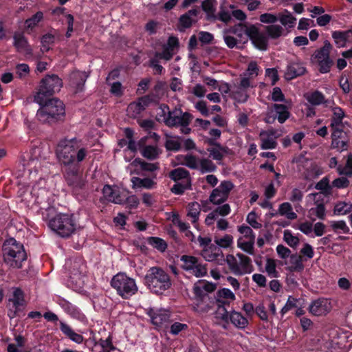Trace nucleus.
<instances>
[{
  "label": "nucleus",
  "instance_id": "nucleus-1",
  "mask_svg": "<svg viewBox=\"0 0 352 352\" xmlns=\"http://www.w3.org/2000/svg\"><path fill=\"white\" fill-rule=\"evenodd\" d=\"M87 153V149L81 147L76 138L60 140L57 146L56 155L63 168L64 178L76 194H78L85 186L80 175V163Z\"/></svg>",
  "mask_w": 352,
  "mask_h": 352
},
{
  "label": "nucleus",
  "instance_id": "nucleus-2",
  "mask_svg": "<svg viewBox=\"0 0 352 352\" xmlns=\"http://www.w3.org/2000/svg\"><path fill=\"white\" fill-rule=\"evenodd\" d=\"M54 212V207H49L42 213L43 219L47 223L48 227L62 238H68L74 234L78 228L75 215L71 213H58L52 217Z\"/></svg>",
  "mask_w": 352,
  "mask_h": 352
},
{
  "label": "nucleus",
  "instance_id": "nucleus-3",
  "mask_svg": "<svg viewBox=\"0 0 352 352\" xmlns=\"http://www.w3.org/2000/svg\"><path fill=\"white\" fill-rule=\"evenodd\" d=\"M40 108L36 116L40 122L52 124L64 118L65 109L63 102L56 98H45L42 104H38Z\"/></svg>",
  "mask_w": 352,
  "mask_h": 352
},
{
  "label": "nucleus",
  "instance_id": "nucleus-4",
  "mask_svg": "<svg viewBox=\"0 0 352 352\" xmlns=\"http://www.w3.org/2000/svg\"><path fill=\"white\" fill-rule=\"evenodd\" d=\"M2 254L5 263L13 268H21L22 263L27 259L23 245L13 237L4 241Z\"/></svg>",
  "mask_w": 352,
  "mask_h": 352
},
{
  "label": "nucleus",
  "instance_id": "nucleus-5",
  "mask_svg": "<svg viewBox=\"0 0 352 352\" xmlns=\"http://www.w3.org/2000/svg\"><path fill=\"white\" fill-rule=\"evenodd\" d=\"M144 284L153 294H162L171 287L170 275L160 267H151L144 276Z\"/></svg>",
  "mask_w": 352,
  "mask_h": 352
},
{
  "label": "nucleus",
  "instance_id": "nucleus-6",
  "mask_svg": "<svg viewBox=\"0 0 352 352\" xmlns=\"http://www.w3.org/2000/svg\"><path fill=\"white\" fill-rule=\"evenodd\" d=\"M188 112L184 113L181 108L175 107L171 111L168 104L162 103L157 109L155 120L158 122H163L168 127L173 128L178 124H188Z\"/></svg>",
  "mask_w": 352,
  "mask_h": 352
},
{
  "label": "nucleus",
  "instance_id": "nucleus-7",
  "mask_svg": "<svg viewBox=\"0 0 352 352\" xmlns=\"http://www.w3.org/2000/svg\"><path fill=\"white\" fill-rule=\"evenodd\" d=\"M63 87V80L58 75L47 74L40 81L38 91L34 96V101L42 104L45 98H49L55 93L58 92Z\"/></svg>",
  "mask_w": 352,
  "mask_h": 352
},
{
  "label": "nucleus",
  "instance_id": "nucleus-8",
  "mask_svg": "<svg viewBox=\"0 0 352 352\" xmlns=\"http://www.w3.org/2000/svg\"><path fill=\"white\" fill-rule=\"evenodd\" d=\"M111 286L122 298L126 300L129 299L138 290L135 280L121 272L113 276L111 280Z\"/></svg>",
  "mask_w": 352,
  "mask_h": 352
},
{
  "label": "nucleus",
  "instance_id": "nucleus-9",
  "mask_svg": "<svg viewBox=\"0 0 352 352\" xmlns=\"http://www.w3.org/2000/svg\"><path fill=\"white\" fill-rule=\"evenodd\" d=\"M236 299L234 294L228 288L219 289L214 296V302L217 307V317L223 322H228V311L227 307Z\"/></svg>",
  "mask_w": 352,
  "mask_h": 352
},
{
  "label": "nucleus",
  "instance_id": "nucleus-10",
  "mask_svg": "<svg viewBox=\"0 0 352 352\" xmlns=\"http://www.w3.org/2000/svg\"><path fill=\"white\" fill-rule=\"evenodd\" d=\"M233 188L234 184L230 181L221 182L217 188L212 190L209 197V201L214 205L224 203Z\"/></svg>",
  "mask_w": 352,
  "mask_h": 352
},
{
  "label": "nucleus",
  "instance_id": "nucleus-11",
  "mask_svg": "<svg viewBox=\"0 0 352 352\" xmlns=\"http://www.w3.org/2000/svg\"><path fill=\"white\" fill-rule=\"evenodd\" d=\"M246 35L259 50L265 51L267 49L268 38L265 34L260 32L256 25H250L247 28Z\"/></svg>",
  "mask_w": 352,
  "mask_h": 352
},
{
  "label": "nucleus",
  "instance_id": "nucleus-12",
  "mask_svg": "<svg viewBox=\"0 0 352 352\" xmlns=\"http://www.w3.org/2000/svg\"><path fill=\"white\" fill-rule=\"evenodd\" d=\"M146 314L151 318L152 324L157 327H161L170 319V312L165 309L149 308Z\"/></svg>",
  "mask_w": 352,
  "mask_h": 352
},
{
  "label": "nucleus",
  "instance_id": "nucleus-13",
  "mask_svg": "<svg viewBox=\"0 0 352 352\" xmlns=\"http://www.w3.org/2000/svg\"><path fill=\"white\" fill-rule=\"evenodd\" d=\"M85 72L75 71L69 75V85L74 89L75 94L82 92L88 78Z\"/></svg>",
  "mask_w": 352,
  "mask_h": 352
},
{
  "label": "nucleus",
  "instance_id": "nucleus-14",
  "mask_svg": "<svg viewBox=\"0 0 352 352\" xmlns=\"http://www.w3.org/2000/svg\"><path fill=\"white\" fill-rule=\"evenodd\" d=\"M330 310V302L325 298H319L314 300L309 307V312L316 316L326 315Z\"/></svg>",
  "mask_w": 352,
  "mask_h": 352
},
{
  "label": "nucleus",
  "instance_id": "nucleus-15",
  "mask_svg": "<svg viewBox=\"0 0 352 352\" xmlns=\"http://www.w3.org/2000/svg\"><path fill=\"white\" fill-rule=\"evenodd\" d=\"M13 45L19 52H25L26 54H32V49L29 44L28 38L23 32L16 31L13 34Z\"/></svg>",
  "mask_w": 352,
  "mask_h": 352
},
{
  "label": "nucleus",
  "instance_id": "nucleus-16",
  "mask_svg": "<svg viewBox=\"0 0 352 352\" xmlns=\"http://www.w3.org/2000/svg\"><path fill=\"white\" fill-rule=\"evenodd\" d=\"M307 68L300 62H290L287 66L285 78L287 80H292L307 73Z\"/></svg>",
  "mask_w": 352,
  "mask_h": 352
},
{
  "label": "nucleus",
  "instance_id": "nucleus-17",
  "mask_svg": "<svg viewBox=\"0 0 352 352\" xmlns=\"http://www.w3.org/2000/svg\"><path fill=\"white\" fill-rule=\"evenodd\" d=\"M212 259L226 261L229 266L230 270L236 276L242 275L240 266L236 258L232 254H228L226 258L225 259L222 252L220 251V250H218V252H215L212 254Z\"/></svg>",
  "mask_w": 352,
  "mask_h": 352
},
{
  "label": "nucleus",
  "instance_id": "nucleus-18",
  "mask_svg": "<svg viewBox=\"0 0 352 352\" xmlns=\"http://www.w3.org/2000/svg\"><path fill=\"white\" fill-rule=\"evenodd\" d=\"M102 191L103 197L100 198L101 203L104 204V201L116 204H122L124 203L123 198L117 191L113 189L111 186L105 184Z\"/></svg>",
  "mask_w": 352,
  "mask_h": 352
},
{
  "label": "nucleus",
  "instance_id": "nucleus-19",
  "mask_svg": "<svg viewBox=\"0 0 352 352\" xmlns=\"http://www.w3.org/2000/svg\"><path fill=\"white\" fill-rule=\"evenodd\" d=\"M59 325L60 330L66 337H67L75 343H82L84 337L82 335L76 333L69 324L65 323L63 321H60Z\"/></svg>",
  "mask_w": 352,
  "mask_h": 352
},
{
  "label": "nucleus",
  "instance_id": "nucleus-20",
  "mask_svg": "<svg viewBox=\"0 0 352 352\" xmlns=\"http://www.w3.org/2000/svg\"><path fill=\"white\" fill-rule=\"evenodd\" d=\"M159 98L154 94H149L138 98V102L135 104V110L141 112L148 107L151 103L158 102Z\"/></svg>",
  "mask_w": 352,
  "mask_h": 352
},
{
  "label": "nucleus",
  "instance_id": "nucleus-21",
  "mask_svg": "<svg viewBox=\"0 0 352 352\" xmlns=\"http://www.w3.org/2000/svg\"><path fill=\"white\" fill-rule=\"evenodd\" d=\"M351 34V30H336L332 32V38L338 47H344L346 46V44L349 41V37Z\"/></svg>",
  "mask_w": 352,
  "mask_h": 352
},
{
  "label": "nucleus",
  "instance_id": "nucleus-22",
  "mask_svg": "<svg viewBox=\"0 0 352 352\" xmlns=\"http://www.w3.org/2000/svg\"><path fill=\"white\" fill-rule=\"evenodd\" d=\"M239 329H245L248 324V319L243 316L240 312L232 311L228 313V322Z\"/></svg>",
  "mask_w": 352,
  "mask_h": 352
},
{
  "label": "nucleus",
  "instance_id": "nucleus-23",
  "mask_svg": "<svg viewBox=\"0 0 352 352\" xmlns=\"http://www.w3.org/2000/svg\"><path fill=\"white\" fill-rule=\"evenodd\" d=\"M249 26H247L243 23H239L230 27L229 28L225 29L223 30V33L236 35L238 40L239 41V43H242L243 36V34H246L247 28Z\"/></svg>",
  "mask_w": 352,
  "mask_h": 352
},
{
  "label": "nucleus",
  "instance_id": "nucleus-24",
  "mask_svg": "<svg viewBox=\"0 0 352 352\" xmlns=\"http://www.w3.org/2000/svg\"><path fill=\"white\" fill-rule=\"evenodd\" d=\"M265 31L268 39L276 40L283 34L284 29L280 25L273 24L265 26Z\"/></svg>",
  "mask_w": 352,
  "mask_h": 352
},
{
  "label": "nucleus",
  "instance_id": "nucleus-25",
  "mask_svg": "<svg viewBox=\"0 0 352 352\" xmlns=\"http://www.w3.org/2000/svg\"><path fill=\"white\" fill-rule=\"evenodd\" d=\"M305 98L312 106H319L324 102V95L318 90H314L312 92L306 94Z\"/></svg>",
  "mask_w": 352,
  "mask_h": 352
},
{
  "label": "nucleus",
  "instance_id": "nucleus-26",
  "mask_svg": "<svg viewBox=\"0 0 352 352\" xmlns=\"http://www.w3.org/2000/svg\"><path fill=\"white\" fill-rule=\"evenodd\" d=\"M273 108L279 123L283 124L289 118L290 113L285 104H274Z\"/></svg>",
  "mask_w": 352,
  "mask_h": 352
},
{
  "label": "nucleus",
  "instance_id": "nucleus-27",
  "mask_svg": "<svg viewBox=\"0 0 352 352\" xmlns=\"http://www.w3.org/2000/svg\"><path fill=\"white\" fill-rule=\"evenodd\" d=\"M12 302L13 307L18 308L21 307H25L26 302L25 300V295L23 291L19 287H14L12 294V298L10 300Z\"/></svg>",
  "mask_w": 352,
  "mask_h": 352
},
{
  "label": "nucleus",
  "instance_id": "nucleus-28",
  "mask_svg": "<svg viewBox=\"0 0 352 352\" xmlns=\"http://www.w3.org/2000/svg\"><path fill=\"white\" fill-rule=\"evenodd\" d=\"M278 21L282 25L287 26L288 28H292L296 25V18L289 11L285 9L283 12L278 14Z\"/></svg>",
  "mask_w": 352,
  "mask_h": 352
},
{
  "label": "nucleus",
  "instance_id": "nucleus-29",
  "mask_svg": "<svg viewBox=\"0 0 352 352\" xmlns=\"http://www.w3.org/2000/svg\"><path fill=\"white\" fill-rule=\"evenodd\" d=\"M236 256L239 258V266L241 268V272H242V275L245 274H250L254 270L252 265L251 258L241 253H237Z\"/></svg>",
  "mask_w": 352,
  "mask_h": 352
},
{
  "label": "nucleus",
  "instance_id": "nucleus-30",
  "mask_svg": "<svg viewBox=\"0 0 352 352\" xmlns=\"http://www.w3.org/2000/svg\"><path fill=\"white\" fill-rule=\"evenodd\" d=\"M161 153V151L156 146H144L141 150L142 155L149 160L157 159Z\"/></svg>",
  "mask_w": 352,
  "mask_h": 352
},
{
  "label": "nucleus",
  "instance_id": "nucleus-31",
  "mask_svg": "<svg viewBox=\"0 0 352 352\" xmlns=\"http://www.w3.org/2000/svg\"><path fill=\"white\" fill-rule=\"evenodd\" d=\"M131 181L133 184V188H144L146 189H151L155 184V182L148 177L142 179L138 177H133Z\"/></svg>",
  "mask_w": 352,
  "mask_h": 352
},
{
  "label": "nucleus",
  "instance_id": "nucleus-32",
  "mask_svg": "<svg viewBox=\"0 0 352 352\" xmlns=\"http://www.w3.org/2000/svg\"><path fill=\"white\" fill-rule=\"evenodd\" d=\"M169 177L175 182L182 179H184V181L191 180L189 171L184 168H177L172 170L169 173Z\"/></svg>",
  "mask_w": 352,
  "mask_h": 352
},
{
  "label": "nucleus",
  "instance_id": "nucleus-33",
  "mask_svg": "<svg viewBox=\"0 0 352 352\" xmlns=\"http://www.w3.org/2000/svg\"><path fill=\"white\" fill-rule=\"evenodd\" d=\"M332 49L331 43L326 40L324 41V45L315 51L313 57L316 60L330 57V52Z\"/></svg>",
  "mask_w": 352,
  "mask_h": 352
},
{
  "label": "nucleus",
  "instance_id": "nucleus-34",
  "mask_svg": "<svg viewBox=\"0 0 352 352\" xmlns=\"http://www.w3.org/2000/svg\"><path fill=\"white\" fill-rule=\"evenodd\" d=\"M187 216L192 218L191 222L195 224L199 220L201 211L200 204L197 201L190 202L187 206Z\"/></svg>",
  "mask_w": 352,
  "mask_h": 352
},
{
  "label": "nucleus",
  "instance_id": "nucleus-35",
  "mask_svg": "<svg viewBox=\"0 0 352 352\" xmlns=\"http://www.w3.org/2000/svg\"><path fill=\"white\" fill-rule=\"evenodd\" d=\"M43 19V13L38 11L31 17L25 21V28L27 30H32Z\"/></svg>",
  "mask_w": 352,
  "mask_h": 352
},
{
  "label": "nucleus",
  "instance_id": "nucleus-36",
  "mask_svg": "<svg viewBox=\"0 0 352 352\" xmlns=\"http://www.w3.org/2000/svg\"><path fill=\"white\" fill-rule=\"evenodd\" d=\"M147 242L150 245L161 252H164L167 249V243L162 238L149 236L147 238Z\"/></svg>",
  "mask_w": 352,
  "mask_h": 352
},
{
  "label": "nucleus",
  "instance_id": "nucleus-37",
  "mask_svg": "<svg viewBox=\"0 0 352 352\" xmlns=\"http://www.w3.org/2000/svg\"><path fill=\"white\" fill-rule=\"evenodd\" d=\"M188 272L197 278L204 277L206 276L208 273L207 264L202 263L200 262L199 258H198L197 264L193 265L192 270L188 271Z\"/></svg>",
  "mask_w": 352,
  "mask_h": 352
},
{
  "label": "nucleus",
  "instance_id": "nucleus-38",
  "mask_svg": "<svg viewBox=\"0 0 352 352\" xmlns=\"http://www.w3.org/2000/svg\"><path fill=\"white\" fill-rule=\"evenodd\" d=\"M191 180L176 182L170 188V191L177 195H182L186 190L191 189Z\"/></svg>",
  "mask_w": 352,
  "mask_h": 352
},
{
  "label": "nucleus",
  "instance_id": "nucleus-39",
  "mask_svg": "<svg viewBox=\"0 0 352 352\" xmlns=\"http://www.w3.org/2000/svg\"><path fill=\"white\" fill-rule=\"evenodd\" d=\"M198 258L191 255L184 254L181 256L180 261L183 263L181 267L186 272L190 271L192 270L193 265L197 264Z\"/></svg>",
  "mask_w": 352,
  "mask_h": 352
},
{
  "label": "nucleus",
  "instance_id": "nucleus-40",
  "mask_svg": "<svg viewBox=\"0 0 352 352\" xmlns=\"http://www.w3.org/2000/svg\"><path fill=\"white\" fill-rule=\"evenodd\" d=\"M352 211V204L346 202L337 203L333 209V213L336 215H344Z\"/></svg>",
  "mask_w": 352,
  "mask_h": 352
},
{
  "label": "nucleus",
  "instance_id": "nucleus-41",
  "mask_svg": "<svg viewBox=\"0 0 352 352\" xmlns=\"http://www.w3.org/2000/svg\"><path fill=\"white\" fill-rule=\"evenodd\" d=\"M199 170L202 174L216 171L217 166L209 159L203 158L199 161Z\"/></svg>",
  "mask_w": 352,
  "mask_h": 352
},
{
  "label": "nucleus",
  "instance_id": "nucleus-42",
  "mask_svg": "<svg viewBox=\"0 0 352 352\" xmlns=\"http://www.w3.org/2000/svg\"><path fill=\"white\" fill-rule=\"evenodd\" d=\"M193 294L197 300L204 301L206 298H209V296L204 292L201 285V280L197 281L193 286Z\"/></svg>",
  "mask_w": 352,
  "mask_h": 352
},
{
  "label": "nucleus",
  "instance_id": "nucleus-43",
  "mask_svg": "<svg viewBox=\"0 0 352 352\" xmlns=\"http://www.w3.org/2000/svg\"><path fill=\"white\" fill-rule=\"evenodd\" d=\"M332 111L333 117L331 125H340L342 124V120L344 117V112L343 109L341 107L337 106L332 108Z\"/></svg>",
  "mask_w": 352,
  "mask_h": 352
},
{
  "label": "nucleus",
  "instance_id": "nucleus-44",
  "mask_svg": "<svg viewBox=\"0 0 352 352\" xmlns=\"http://www.w3.org/2000/svg\"><path fill=\"white\" fill-rule=\"evenodd\" d=\"M283 239L288 245L292 248H296L299 244V239L296 236H294L289 230H285L283 234Z\"/></svg>",
  "mask_w": 352,
  "mask_h": 352
},
{
  "label": "nucleus",
  "instance_id": "nucleus-45",
  "mask_svg": "<svg viewBox=\"0 0 352 352\" xmlns=\"http://www.w3.org/2000/svg\"><path fill=\"white\" fill-rule=\"evenodd\" d=\"M254 241L249 240L248 241H242L241 239H239L237 241V245L239 248L245 252L246 253L254 255Z\"/></svg>",
  "mask_w": 352,
  "mask_h": 352
},
{
  "label": "nucleus",
  "instance_id": "nucleus-46",
  "mask_svg": "<svg viewBox=\"0 0 352 352\" xmlns=\"http://www.w3.org/2000/svg\"><path fill=\"white\" fill-rule=\"evenodd\" d=\"M316 189L322 191V193L328 195L331 193V186L329 185V181L327 177H323L319 181L315 186Z\"/></svg>",
  "mask_w": 352,
  "mask_h": 352
},
{
  "label": "nucleus",
  "instance_id": "nucleus-47",
  "mask_svg": "<svg viewBox=\"0 0 352 352\" xmlns=\"http://www.w3.org/2000/svg\"><path fill=\"white\" fill-rule=\"evenodd\" d=\"M223 34V41L228 48L233 49L235 47L236 49H242V45H240L241 43H239V41L237 38L229 35L228 34Z\"/></svg>",
  "mask_w": 352,
  "mask_h": 352
},
{
  "label": "nucleus",
  "instance_id": "nucleus-48",
  "mask_svg": "<svg viewBox=\"0 0 352 352\" xmlns=\"http://www.w3.org/2000/svg\"><path fill=\"white\" fill-rule=\"evenodd\" d=\"M181 164L193 170L198 169L197 159L192 154H188L184 157V162H181Z\"/></svg>",
  "mask_w": 352,
  "mask_h": 352
},
{
  "label": "nucleus",
  "instance_id": "nucleus-49",
  "mask_svg": "<svg viewBox=\"0 0 352 352\" xmlns=\"http://www.w3.org/2000/svg\"><path fill=\"white\" fill-rule=\"evenodd\" d=\"M319 65V72L321 74H327L329 72L333 62L330 57L317 60Z\"/></svg>",
  "mask_w": 352,
  "mask_h": 352
},
{
  "label": "nucleus",
  "instance_id": "nucleus-50",
  "mask_svg": "<svg viewBox=\"0 0 352 352\" xmlns=\"http://www.w3.org/2000/svg\"><path fill=\"white\" fill-rule=\"evenodd\" d=\"M265 271L270 277L277 278L278 276V272L276 270V264L274 259L270 258L267 259Z\"/></svg>",
  "mask_w": 352,
  "mask_h": 352
},
{
  "label": "nucleus",
  "instance_id": "nucleus-51",
  "mask_svg": "<svg viewBox=\"0 0 352 352\" xmlns=\"http://www.w3.org/2000/svg\"><path fill=\"white\" fill-rule=\"evenodd\" d=\"M193 20L187 14H182L179 16L178 20V28L180 31L185 29L190 28L192 25Z\"/></svg>",
  "mask_w": 352,
  "mask_h": 352
},
{
  "label": "nucleus",
  "instance_id": "nucleus-52",
  "mask_svg": "<svg viewBox=\"0 0 352 352\" xmlns=\"http://www.w3.org/2000/svg\"><path fill=\"white\" fill-rule=\"evenodd\" d=\"M298 301V299L293 297L292 296H289L285 305L280 310V314L282 316H284L292 309H293L294 307H297Z\"/></svg>",
  "mask_w": 352,
  "mask_h": 352
},
{
  "label": "nucleus",
  "instance_id": "nucleus-53",
  "mask_svg": "<svg viewBox=\"0 0 352 352\" xmlns=\"http://www.w3.org/2000/svg\"><path fill=\"white\" fill-rule=\"evenodd\" d=\"M292 263L294 266L289 267L292 272H300L304 269L302 261L301 256H297L296 254H293L291 256Z\"/></svg>",
  "mask_w": 352,
  "mask_h": 352
},
{
  "label": "nucleus",
  "instance_id": "nucleus-54",
  "mask_svg": "<svg viewBox=\"0 0 352 352\" xmlns=\"http://www.w3.org/2000/svg\"><path fill=\"white\" fill-rule=\"evenodd\" d=\"M41 42L44 51L48 52L51 49L50 45L54 43V36L50 33H47L42 36Z\"/></svg>",
  "mask_w": 352,
  "mask_h": 352
},
{
  "label": "nucleus",
  "instance_id": "nucleus-55",
  "mask_svg": "<svg viewBox=\"0 0 352 352\" xmlns=\"http://www.w3.org/2000/svg\"><path fill=\"white\" fill-rule=\"evenodd\" d=\"M259 21L261 23L273 25L278 21V15L272 13H264L260 15Z\"/></svg>",
  "mask_w": 352,
  "mask_h": 352
},
{
  "label": "nucleus",
  "instance_id": "nucleus-56",
  "mask_svg": "<svg viewBox=\"0 0 352 352\" xmlns=\"http://www.w3.org/2000/svg\"><path fill=\"white\" fill-rule=\"evenodd\" d=\"M164 146L166 151L173 152H177L182 148V144L179 141L170 139L166 140Z\"/></svg>",
  "mask_w": 352,
  "mask_h": 352
},
{
  "label": "nucleus",
  "instance_id": "nucleus-57",
  "mask_svg": "<svg viewBox=\"0 0 352 352\" xmlns=\"http://www.w3.org/2000/svg\"><path fill=\"white\" fill-rule=\"evenodd\" d=\"M331 226L336 232L340 230L344 234L349 233V228L346 226L344 221H332Z\"/></svg>",
  "mask_w": 352,
  "mask_h": 352
},
{
  "label": "nucleus",
  "instance_id": "nucleus-58",
  "mask_svg": "<svg viewBox=\"0 0 352 352\" xmlns=\"http://www.w3.org/2000/svg\"><path fill=\"white\" fill-rule=\"evenodd\" d=\"M316 207L312 208L310 211L312 212V214H315L317 217L320 219H324L325 217V206L324 204L321 203H318V201L316 202Z\"/></svg>",
  "mask_w": 352,
  "mask_h": 352
},
{
  "label": "nucleus",
  "instance_id": "nucleus-59",
  "mask_svg": "<svg viewBox=\"0 0 352 352\" xmlns=\"http://www.w3.org/2000/svg\"><path fill=\"white\" fill-rule=\"evenodd\" d=\"M214 242L217 245L221 248H228L233 242V237L230 234H226L223 238H215Z\"/></svg>",
  "mask_w": 352,
  "mask_h": 352
},
{
  "label": "nucleus",
  "instance_id": "nucleus-60",
  "mask_svg": "<svg viewBox=\"0 0 352 352\" xmlns=\"http://www.w3.org/2000/svg\"><path fill=\"white\" fill-rule=\"evenodd\" d=\"M238 231L241 234H243L246 239L255 241V234L250 227L245 225H242L238 227Z\"/></svg>",
  "mask_w": 352,
  "mask_h": 352
},
{
  "label": "nucleus",
  "instance_id": "nucleus-61",
  "mask_svg": "<svg viewBox=\"0 0 352 352\" xmlns=\"http://www.w3.org/2000/svg\"><path fill=\"white\" fill-rule=\"evenodd\" d=\"M198 36L199 41L201 42V45L210 44L214 40L213 34L208 32L200 31Z\"/></svg>",
  "mask_w": 352,
  "mask_h": 352
},
{
  "label": "nucleus",
  "instance_id": "nucleus-62",
  "mask_svg": "<svg viewBox=\"0 0 352 352\" xmlns=\"http://www.w3.org/2000/svg\"><path fill=\"white\" fill-rule=\"evenodd\" d=\"M350 184L349 180L344 177H341L335 179L331 184L332 187H335L339 189L346 188Z\"/></svg>",
  "mask_w": 352,
  "mask_h": 352
},
{
  "label": "nucleus",
  "instance_id": "nucleus-63",
  "mask_svg": "<svg viewBox=\"0 0 352 352\" xmlns=\"http://www.w3.org/2000/svg\"><path fill=\"white\" fill-rule=\"evenodd\" d=\"M246 221L254 229H260L262 227V224L256 221V214L254 211L248 214Z\"/></svg>",
  "mask_w": 352,
  "mask_h": 352
},
{
  "label": "nucleus",
  "instance_id": "nucleus-64",
  "mask_svg": "<svg viewBox=\"0 0 352 352\" xmlns=\"http://www.w3.org/2000/svg\"><path fill=\"white\" fill-rule=\"evenodd\" d=\"M277 146V142L272 138L262 139L261 148L263 150L274 149Z\"/></svg>",
  "mask_w": 352,
  "mask_h": 352
}]
</instances>
